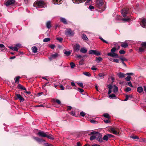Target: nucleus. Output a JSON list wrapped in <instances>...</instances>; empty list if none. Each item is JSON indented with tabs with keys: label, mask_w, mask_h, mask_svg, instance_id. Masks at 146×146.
<instances>
[{
	"label": "nucleus",
	"mask_w": 146,
	"mask_h": 146,
	"mask_svg": "<svg viewBox=\"0 0 146 146\" xmlns=\"http://www.w3.org/2000/svg\"><path fill=\"white\" fill-rule=\"evenodd\" d=\"M33 138L39 143H42L44 142L45 141V140L37 137H33Z\"/></svg>",
	"instance_id": "obj_10"
},
{
	"label": "nucleus",
	"mask_w": 146,
	"mask_h": 146,
	"mask_svg": "<svg viewBox=\"0 0 146 146\" xmlns=\"http://www.w3.org/2000/svg\"><path fill=\"white\" fill-rule=\"evenodd\" d=\"M103 116H104V117L107 118L109 119L110 118L109 115L107 113H104V114Z\"/></svg>",
	"instance_id": "obj_40"
},
{
	"label": "nucleus",
	"mask_w": 146,
	"mask_h": 146,
	"mask_svg": "<svg viewBox=\"0 0 146 146\" xmlns=\"http://www.w3.org/2000/svg\"><path fill=\"white\" fill-rule=\"evenodd\" d=\"M17 88L19 89L26 90V89L21 84H19L18 85Z\"/></svg>",
	"instance_id": "obj_18"
},
{
	"label": "nucleus",
	"mask_w": 146,
	"mask_h": 146,
	"mask_svg": "<svg viewBox=\"0 0 146 146\" xmlns=\"http://www.w3.org/2000/svg\"><path fill=\"white\" fill-rule=\"evenodd\" d=\"M78 84L79 86L82 87V88H84L83 84L82 82H78L77 83Z\"/></svg>",
	"instance_id": "obj_48"
},
{
	"label": "nucleus",
	"mask_w": 146,
	"mask_h": 146,
	"mask_svg": "<svg viewBox=\"0 0 146 146\" xmlns=\"http://www.w3.org/2000/svg\"><path fill=\"white\" fill-rule=\"evenodd\" d=\"M50 40V38H44L43 39V41L44 42H47L49 41Z\"/></svg>",
	"instance_id": "obj_42"
},
{
	"label": "nucleus",
	"mask_w": 146,
	"mask_h": 146,
	"mask_svg": "<svg viewBox=\"0 0 146 146\" xmlns=\"http://www.w3.org/2000/svg\"><path fill=\"white\" fill-rule=\"evenodd\" d=\"M110 130L113 133L117 135H118L119 134V133L116 131L115 129L114 128H111L110 129Z\"/></svg>",
	"instance_id": "obj_17"
},
{
	"label": "nucleus",
	"mask_w": 146,
	"mask_h": 146,
	"mask_svg": "<svg viewBox=\"0 0 146 146\" xmlns=\"http://www.w3.org/2000/svg\"><path fill=\"white\" fill-rule=\"evenodd\" d=\"M130 19L129 17H126L122 18L121 19V21H122L123 22H125L126 21H128L130 20Z\"/></svg>",
	"instance_id": "obj_24"
},
{
	"label": "nucleus",
	"mask_w": 146,
	"mask_h": 146,
	"mask_svg": "<svg viewBox=\"0 0 146 146\" xmlns=\"http://www.w3.org/2000/svg\"><path fill=\"white\" fill-rule=\"evenodd\" d=\"M80 48V46L78 44H76L74 48L75 51L78 52Z\"/></svg>",
	"instance_id": "obj_14"
},
{
	"label": "nucleus",
	"mask_w": 146,
	"mask_h": 146,
	"mask_svg": "<svg viewBox=\"0 0 146 146\" xmlns=\"http://www.w3.org/2000/svg\"><path fill=\"white\" fill-rule=\"evenodd\" d=\"M46 137H47L48 139H54V138L53 137V136L51 134H50L49 135H48L47 134V136H46Z\"/></svg>",
	"instance_id": "obj_38"
},
{
	"label": "nucleus",
	"mask_w": 146,
	"mask_h": 146,
	"mask_svg": "<svg viewBox=\"0 0 146 146\" xmlns=\"http://www.w3.org/2000/svg\"><path fill=\"white\" fill-rule=\"evenodd\" d=\"M96 135H92L91 136L90 138V140L91 141H92L95 139H96Z\"/></svg>",
	"instance_id": "obj_43"
},
{
	"label": "nucleus",
	"mask_w": 146,
	"mask_h": 146,
	"mask_svg": "<svg viewBox=\"0 0 146 146\" xmlns=\"http://www.w3.org/2000/svg\"><path fill=\"white\" fill-rule=\"evenodd\" d=\"M83 74L87 76L90 77L91 76L90 74L88 72H83Z\"/></svg>",
	"instance_id": "obj_33"
},
{
	"label": "nucleus",
	"mask_w": 146,
	"mask_h": 146,
	"mask_svg": "<svg viewBox=\"0 0 146 146\" xmlns=\"http://www.w3.org/2000/svg\"><path fill=\"white\" fill-rule=\"evenodd\" d=\"M121 46L123 48H126L128 46V44L127 42H122Z\"/></svg>",
	"instance_id": "obj_21"
},
{
	"label": "nucleus",
	"mask_w": 146,
	"mask_h": 146,
	"mask_svg": "<svg viewBox=\"0 0 146 146\" xmlns=\"http://www.w3.org/2000/svg\"><path fill=\"white\" fill-rule=\"evenodd\" d=\"M0 48H3L5 50H7V48L5 47V46L3 44H0Z\"/></svg>",
	"instance_id": "obj_49"
},
{
	"label": "nucleus",
	"mask_w": 146,
	"mask_h": 146,
	"mask_svg": "<svg viewBox=\"0 0 146 146\" xmlns=\"http://www.w3.org/2000/svg\"><path fill=\"white\" fill-rule=\"evenodd\" d=\"M53 101H54V102H56L58 104H61V102L58 99H56V100L54 99L53 100Z\"/></svg>",
	"instance_id": "obj_41"
},
{
	"label": "nucleus",
	"mask_w": 146,
	"mask_h": 146,
	"mask_svg": "<svg viewBox=\"0 0 146 146\" xmlns=\"http://www.w3.org/2000/svg\"><path fill=\"white\" fill-rule=\"evenodd\" d=\"M15 2V0H6L5 1L4 4L6 6H8L14 4Z\"/></svg>",
	"instance_id": "obj_4"
},
{
	"label": "nucleus",
	"mask_w": 146,
	"mask_h": 146,
	"mask_svg": "<svg viewBox=\"0 0 146 146\" xmlns=\"http://www.w3.org/2000/svg\"><path fill=\"white\" fill-rule=\"evenodd\" d=\"M114 88L113 89V92L114 93H116L118 91V87L115 85L114 86Z\"/></svg>",
	"instance_id": "obj_29"
},
{
	"label": "nucleus",
	"mask_w": 146,
	"mask_h": 146,
	"mask_svg": "<svg viewBox=\"0 0 146 146\" xmlns=\"http://www.w3.org/2000/svg\"><path fill=\"white\" fill-rule=\"evenodd\" d=\"M32 50L33 53H36L37 52V47L35 46L32 47Z\"/></svg>",
	"instance_id": "obj_25"
},
{
	"label": "nucleus",
	"mask_w": 146,
	"mask_h": 146,
	"mask_svg": "<svg viewBox=\"0 0 146 146\" xmlns=\"http://www.w3.org/2000/svg\"><path fill=\"white\" fill-rule=\"evenodd\" d=\"M65 87L66 89L69 90H71L72 89V88L71 86H69L68 85H67Z\"/></svg>",
	"instance_id": "obj_47"
},
{
	"label": "nucleus",
	"mask_w": 146,
	"mask_h": 146,
	"mask_svg": "<svg viewBox=\"0 0 146 146\" xmlns=\"http://www.w3.org/2000/svg\"><path fill=\"white\" fill-rule=\"evenodd\" d=\"M119 53L121 54H124L125 53V52L123 50H121L119 51Z\"/></svg>",
	"instance_id": "obj_52"
},
{
	"label": "nucleus",
	"mask_w": 146,
	"mask_h": 146,
	"mask_svg": "<svg viewBox=\"0 0 146 146\" xmlns=\"http://www.w3.org/2000/svg\"><path fill=\"white\" fill-rule=\"evenodd\" d=\"M80 115L82 117H84L85 115V113L83 111H82L80 112Z\"/></svg>",
	"instance_id": "obj_56"
},
{
	"label": "nucleus",
	"mask_w": 146,
	"mask_h": 146,
	"mask_svg": "<svg viewBox=\"0 0 146 146\" xmlns=\"http://www.w3.org/2000/svg\"><path fill=\"white\" fill-rule=\"evenodd\" d=\"M120 59L121 60V61H123V62H124V61H127V59L125 58L120 57Z\"/></svg>",
	"instance_id": "obj_51"
},
{
	"label": "nucleus",
	"mask_w": 146,
	"mask_h": 146,
	"mask_svg": "<svg viewBox=\"0 0 146 146\" xmlns=\"http://www.w3.org/2000/svg\"><path fill=\"white\" fill-rule=\"evenodd\" d=\"M55 46L54 44H52L50 46V47L52 49H54Z\"/></svg>",
	"instance_id": "obj_59"
},
{
	"label": "nucleus",
	"mask_w": 146,
	"mask_h": 146,
	"mask_svg": "<svg viewBox=\"0 0 146 146\" xmlns=\"http://www.w3.org/2000/svg\"><path fill=\"white\" fill-rule=\"evenodd\" d=\"M119 60L117 59H114L113 60V62H117V63H119Z\"/></svg>",
	"instance_id": "obj_57"
},
{
	"label": "nucleus",
	"mask_w": 146,
	"mask_h": 146,
	"mask_svg": "<svg viewBox=\"0 0 146 146\" xmlns=\"http://www.w3.org/2000/svg\"><path fill=\"white\" fill-rule=\"evenodd\" d=\"M140 24L141 26L143 27L146 28V19L143 18L142 19Z\"/></svg>",
	"instance_id": "obj_9"
},
{
	"label": "nucleus",
	"mask_w": 146,
	"mask_h": 146,
	"mask_svg": "<svg viewBox=\"0 0 146 146\" xmlns=\"http://www.w3.org/2000/svg\"><path fill=\"white\" fill-rule=\"evenodd\" d=\"M116 96L115 94H111L109 96V97L110 98H111L112 99H115L114 98H115Z\"/></svg>",
	"instance_id": "obj_39"
},
{
	"label": "nucleus",
	"mask_w": 146,
	"mask_h": 146,
	"mask_svg": "<svg viewBox=\"0 0 146 146\" xmlns=\"http://www.w3.org/2000/svg\"><path fill=\"white\" fill-rule=\"evenodd\" d=\"M106 75L104 73H100L98 74V77H97V79L100 80L102 78H103Z\"/></svg>",
	"instance_id": "obj_13"
},
{
	"label": "nucleus",
	"mask_w": 146,
	"mask_h": 146,
	"mask_svg": "<svg viewBox=\"0 0 146 146\" xmlns=\"http://www.w3.org/2000/svg\"><path fill=\"white\" fill-rule=\"evenodd\" d=\"M103 60L102 58L100 57H96V61L97 63H99L101 62Z\"/></svg>",
	"instance_id": "obj_19"
},
{
	"label": "nucleus",
	"mask_w": 146,
	"mask_h": 146,
	"mask_svg": "<svg viewBox=\"0 0 146 146\" xmlns=\"http://www.w3.org/2000/svg\"><path fill=\"white\" fill-rule=\"evenodd\" d=\"M9 48L11 49H12L13 50H14L16 51H18V48L16 46L14 47H12L11 46H9Z\"/></svg>",
	"instance_id": "obj_23"
},
{
	"label": "nucleus",
	"mask_w": 146,
	"mask_h": 146,
	"mask_svg": "<svg viewBox=\"0 0 146 146\" xmlns=\"http://www.w3.org/2000/svg\"><path fill=\"white\" fill-rule=\"evenodd\" d=\"M84 61V60L83 59H82L79 62V64L80 65H83Z\"/></svg>",
	"instance_id": "obj_54"
},
{
	"label": "nucleus",
	"mask_w": 146,
	"mask_h": 146,
	"mask_svg": "<svg viewBox=\"0 0 146 146\" xmlns=\"http://www.w3.org/2000/svg\"><path fill=\"white\" fill-rule=\"evenodd\" d=\"M89 53L91 54L96 55L97 56L100 55L101 54V53L98 51L94 50H90L89 51Z\"/></svg>",
	"instance_id": "obj_8"
},
{
	"label": "nucleus",
	"mask_w": 146,
	"mask_h": 146,
	"mask_svg": "<svg viewBox=\"0 0 146 146\" xmlns=\"http://www.w3.org/2000/svg\"><path fill=\"white\" fill-rule=\"evenodd\" d=\"M99 38L104 42H105L106 44H108V42L106 41V40H105L104 39H103L102 37H100Z\"/></svg>",
	"instance_id": "obj_46"
},
{
	"label": "nucleus",
	"mask_w": 146,
	"mask_h": 146,
	"mask_svg": "<svg viewBox=\"0 0 146 146\" xmlns=\"http://www.w3.org/2000/svg\"><path fill=\"white\" fill-rule=\"evenodd\" d=\"M96 139L99 142L101 143L103 142V140L102 139V135L100 133H97L96 135Z\"/></svg>",
	"instance_id": "obj_6"
},
{
	"label": "nucleus",
	"mask_w": 146,
	"mask_h": 146,
	"mask_svg": "<svg viewBox=\"0 0 146 146\" xmlns=\"http://www.w3.org/2000/svg\"><path fill=\"white\" fill-rule=\"evenodd\" d=\"M64 51H65L64 52V53L66 56H68L70 54L71 52L70 51H66L65 50H64Z\"/></svg>",
	"instance_id": "obj_28"
},
{
	"label": "nucleus",
	"mask_w": 146,
	"mask_h": 146,
	"mask_svg": "<svg viewBox=\"0 0 146 146\" xmlns=\"http://www.w3.org/2000/svg\"><path fill=\"white\" fill-rule=\"evenodd\" d=\"M46 27L50 29L51 27V26L50 25V21H48L46 23Z\"/></svg>",
	"instance_id": "obj_32"
},
{
	"label": "nucleus",
	"mask_w": 146,
	"mask_h": 146,
	"mask_svg": "<svg viewBox=\"0 0 146 146\" xmlns=\"http://www.w3.org/2000/svg\"><path fill=\"white\" fill-rule=\"evenodd\" d=\"M70 114L73 116H75L76 115V113H75V110H72Z\"/></svg>",
	"instance_id": "obj_37"
},
{
	"label": "nucleus",
	"mask_w": 146,
	"mask_h": 146,
	"mask_svg": "<svg viewBox=\"0 0 146 146\" xmlns=\"http://www.w3.org/2000/svg\"><path fill=\"white\" fill-rule=\"evenodd\" d=\"M20 78V77L19 76H17L15 78V82H17V84H18L19 83V80Z\"/></svg>",
	"instance_id": "obj_31"
},
{
	"label": "nucleus",
	"mask_w": 146,
	"mask_h": 146,
	"mask_svg": "<svg viewBox=\"0 0 146 146\" xmlns=\"http://www.w3.org/2000/svg\"><path fill=\"white\" fill-rule=\"evenodd\" d=\"M121 14L124 17H126V15L129 13V9L127 8H124L121 10Z\"/></svg>",
	"instance_id": "obj_5"
},
{
	"label": "nucleus",
	"mask_w": 146,
	"mask_h": 146,
	"mask_svg": "<svg viewBox=\"0 0 146 146\" xmlns=\"http://www.w3.org/2000/svg\"><path fill=\"white\" fill-rule=\"evenodd\" d=\"M60 21L64 24H67L66 19L64 18L61 17L60 18Z\"/></svg>",
	"instance_id": "obj_26"
},
{
	"label": "nucleus",
	"mask_w": 146,
	"mask_h": 146,
	"mask_svg": "<svg viewBox=\"0 0 146 146\" xmlns=\"http://www.w3.org/2000/svg\"><path fill=\"white\" fill-rule=\"evenodd\" d=\"M121 17L120 16H117L115 18V20L116 21H121Z\"/></svg>",
	"instance_id": "obj_34"
},
{
	"label": "nucleus",
	"mask_w": 146,
	"mask_h": 146,
	"mask_svg": "<svg viewBox=\"0 0 146 146\" xmlns=\"http://www.w3.org/2000/svg\"><path fill=\"white\" fill-rule=\"evenodd\" d=\"M86 0H72L74 3H79L84 2Z\"/></svg>",
	"instance_id": "obj_15"
},
{
	"label": "nucleus",
	"mask_w": 146,
	"mask_h": 146,
	"mask_svg": "<svg viewBox=\"0 0 146 146\" xmlns=\"http://www.w3.org/2000/svg\"><path fill=\"white\" fill-rule=\"evenodd\" d=\"M141 45L144 48L146 49V42H143L141 44Z\"/></svg>",
	"instance_id": "obj_44"
},
{
	"label": "nucleus",
	"mask_w": 146,
	"mask_h": 146,
	"mask_svg": "<svg viewBox=\"0 0 146 146\" xmlns=\"http://www.w3.org/2000/svg\"><path fill=\"white\" fill-rule=\"evenodd\" d=\"M57 40H58L60 42H61L63 40V39L62 38H57Z\"/></svg>",
	"instance_id": "obj_61"
},
{
	"label": "nucleus",
	"mask_w": 146,
	"mask_h": 146,
	"mask_svg": "<svg viewBox=\"0 0 146 146\" xmlns=\"http://www.w3.org/2000/svg\"><path fill=\"white\" fill-rule=\"evenodd\" d=\"M95 5L97 11L100 13L104 11L106 7V3L103 0H96Z\"/></svg>",
	"instance_id": "obj_1"
},
{
	"label": "nucleus",
	"mask_w": 146,
	"mask_h": 146,
	"mask_svg": "<svg viewBox=\"0 0 146 146\" xmlns=\"http://www.w3.org/2000/svg\"><path fill=\"white\" fill-rule=\"evenodd\" d=\"M78 90L81 93L83 92L84 91V90L80 88H78Z\"/></svg>",
	"instance_id": "obj_58"
},
{
	"label": "nucleus",
	"mask_w": 146,
	"mask_h": 146,
	"mask_svg": "<svg viewBox=\"0 0 146 146\" xmlns=\"http://www.w3.org/2000/svg\"><path fill=\"white\" fill-rule=\"evenodd\" d=\"M70 65L71 66V68L72 69L74 67L76 66L75 64L73 62H71L70 63Z\"/></svg>",
	"instance_id": "obj_35"
},
{
	"label": "nucleus",
	"mask_w": 146,
	"mask_h": 146,
	"mask_svg": "<svg viewBox=\"0 0 146 146\" xmlns=\"http://www.w3.org/2000/svg\"><path fill=\"white\" fill-rule=\"evenodd\" d=\"M145 48H144L142 47H140L139 48V51L141 52H143Z\"/></svg>",
	"instance_id": "obj_45"
},
{
	"label": "nucleus",
	"mask_w": 146,
	"mask_h": 146,
	"mask_svg": "<svg viewBox=\"0 0 146 146\" xmlns=\"http://www.w3.org/2000/svg\"><path fill=\"white\" fill-rule=\"evenodd\" d=\"M119 78H123L125 76V74L121 72H119L117 74Z\"/></svg>",
	"instance_id": "obj_20"
},
{
	"label": "nucleus",
	"mask_w": 146,
	"mask_h": 146,
	"mask_svg": "<svg viewBox=\"0 0 146 146\" xmlns=\"http://www.w3.org/2000/svg\"><path fill=\"white\" fill-rule=\"evenodd\" d=\"M133 73H127L125 74L126 75L131 76L133 75Z\"/></svg>",
	"instance_id": "obj_63"
},
{
	"label": "nucleus",
	"mask_w": 146,
	"mask_h": 146,
	"mask_svg": "<svg viewBox=\"0 0 146 146\" xmlns=\"http://www.w3.org/2000/svg\"><path fill=\"white\" fill-rule=\"evenodd\" d=\"M80 52L83 53H86L87 51V50L85 48H82L80 49Z\"/></svg>",
	"instance_id": "obj_22"
},
{
	"label": "nucleus",
	"mask_w": 146,
	"mask_h": 146,
	"mask_svg": "<svg viewBox=\"0 0 146 146\" xmlns=\"http://www.w3.org/2000/svg\"><path fill=\"white\" fill-rule=\"evenodd\" d=\"M62 0H53V3L54 4H60Z\"/></svg>",
	"instance_id": "obj_16"
},
{
	"label": "nucleus",
	"mask_w": 146,
	"mask_h": 146,
	"mask_svg": "<svg viewBox=\"0 0 146 146\" xmlns=\"http://www.w3.org/2000/svg\"><path fill=\"white\" fill-rule=\"evenodd\" d=\"M108 138H109L108 136L107 135V134H106L104 136L103 138V139L104 140L107 141L108 140Z\"/></svg>",
	"instance_id": "obj_36"
},
{
	"label": "nucleus",
	"mask_w": 146,
	"mask_h": 146,
	"mask_svg": "<svg viewBox=\"0 0 146 146\" xmlns=\"http://www.w3.org/2000/svg\"><path fill=\"white\" fill-rule=\"evenodd\" d=\"M35 5H36V7L37 8H43L46 7V5L45 2L42 0H38L36 1L35 3Z\"/></svg>",
	"instance_id": "obj_2"
},
{
	"label": "nucleus",
	"mask_w": 146,
	"mask_h": 146,
	"mask_svg": "<svg viewBox=\"0 0 146 146\" xmlns=\"http://www.w3.org/2000/svg\"><path fill=\"white\" fill-rule=\"evenodd\" d=\"M65 35L67 36H72L74 34V31H72L70 28H68L66 29L65 32Z\"/></svg>",
	"instance_id": "obj_3"
},
{
	"label": "nucleus",
	"mask_w": 146,
	"mask_h": 146,
	"mask_svg": "<svg viewBox=\"0 0 146 146\" xmlns=\"http://www.w3.org/2000/svg\"><path fill=\"white\" fill-rule=\"evenodd\" d=\"M131 90V89L130 88L127 87L125 89V91L126 92H128L130 91Z\"/></svg>",
	"instance_id": "obj_55"
},
{
	"label": "nucleus",
	"mask_w": 146,
	"mask_h": 146,
	"mask_svg": "<svg viewBox=\"0 0 146 146\" xmlns=\"http://www.w3.org/2000/svg\"><path fill=\"white\" fill-rule=\"evenodd\" d=\"M82 38L84 40H88V39L86 35L84 34L82 35Z\"/></svg>",
	"instance_id": "obj_27"
},
{
	"label": "nucleus",
	"mask_w": 146,
	"mask_h": 146,
	"mask_svg": "<svg viewBox=\"0 0 146 146\" xmlns=\"http://www.w3.org/2000/svg\"><path fill=\"white\" fill-rule=\"evenodd\" d=\"M60 55L59 54L57 53H55L54 54H53L51 55V56L49 57V59L51 60L52 59H55L56 58L59 56Z\"/></svg>",
	"instance_id": "obj_11"
},
{
	"label": "nucleus",
	"mask_w": 146,
	"mask_h": 146,
	"mask_svg": "<svg viewBox=\"0 0 146 146\" xmlns=\"http://www.w3.org/2000/svg\"><path fill=\"white\" fill-rule=\"evenodd\" d=\"M127 84L129 85V86L130 87H133V85L132 84V83L131 82H128L127 83Z\"/></svg>",
	"instance_id": "obj_64"
},
{
	"label": "nucleus",
	"mask_w": 146,
	"mask_h": 146,
	"mask_svg": "<svg viewBox=\"0 0 146 146\" xmlns=\"http://www.w3.org/2000/svg\"><path fill=\"white\" fill-rule=\"evenodd\" d=\"M108 87L109 89V90H111L112 88V86L111 84H109L108 85Z\"/></svg>",
	"instance_id": "obj_62"
},
{
	"label": "nucleus",
	"mask_w": 146,
	"mask_h": 146,
	"mask_svg": "<svg viewBox=\"0 0 146 146\" xmlns=\"http://www.w3.org/2000/svg\"><path fill=\"white\" fill-rule=\"evenodd\" d=\"M19 99L20 100L21 102H23L24 100V98L22 96H21Z\"/></svg>",
	"instance_id": "obj_60"
},
{
	"label": "nucleus",
	"mask_w": 146,
	"mask_h": 146,
	"mask_svg": "<svg viewBox=\"0 0 146 146\" xmlns=\"http://www.w3.org/2000/svg\"><path fill=\"white\" fill-rule=\"evenodd\" d=\"M116 50V48L115 47H113V48H112L111 49V52H115V51Z\"/></svg>",
	"instance_id": "obj_53"
},
{
	"label": "nucleus",
	"mask_w": 146,
	"mask_h": 146,
	"mask_svg": "<svg viewBox=\"0 0 146 146\" xmlns=\"http://www.w3.org/2000/svg\"><path fill=\"white\" fill-rule=\"evenodd\" d=\"M47 132L40 131L37 133V135L39 136L42 137H46L47 136Z\"/></svg>",
	"instance_id": "obj_7"
},
{
	"label": "nucleus",
	"mask_w": 146,
	"mask_h": 146,
	"mask_svg": "<svg viewBox=\"0 0 146 146\" xmlns=\"http://www.w3.org/2000/svg\"><path fill=\"white\" fill-rule=\"evenodd\" d=\"M131 77L130 76H127L125 78L126 80L127 81H129L130 80Z\"/></svg>",
	"instance_id": "obj_50"
},
{
	"label": "nucleus",
	"mask_w": 146,
	"mask_h": 146,
	"mask_svg": "<svg viewBox=\"0 0 146 146\" xmlns=\"http://www.w3.org/2000/svg\"><path fill=\"white\" fill-rule=\"evenodd\" d=\"M108 56L114 57H116L117 58H118V54H116L114 52H110L108 54Z\"/></svg>",
	"instance_id": "obj_12"
},
{
	"label": "nucleus",
	"mask_w": 146,
	"mask_h": 146,
	"mask_svg": "<svg viewBox=\"0 0 146 146\" xmlns=\"http://www.w3.org/2000/svg\"><path fill=\"white\" fill-rule=\"evenodd\" d=\"M143 91V89L142 87H139L137 88V91L139 93H141Z\"/></svg>",
	"instance_id": "obj_30"
}]
</instances>
